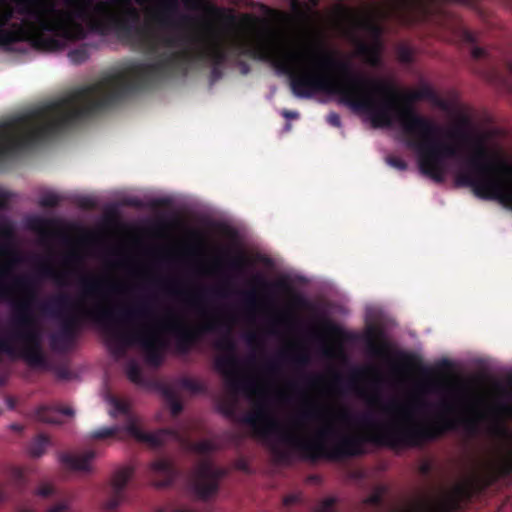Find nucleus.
<instances>
[{
  "label": "nucleus",
  "instance_id": "obj_1",
  "mask_svg": "<svg viewBox=\"0 0 512 512\" xmlns=\"http://www.w3.org/2000/svg\"><path fill=\"white\" fill-rule=\"evenodd\" d=\"M456 184L470 186L477 197L497 200L512 209V163L497 164L493 174L475 172L471 177L459 175Z\"/></svg>",
  "mask_w": 512,
  "mask_h": 512
},
{
  "label": "nucleus",
  "instance_id": "obj_2",
  "mask_svg": "<svg viewBox=\"0 0 512 512\" xmlns=\"http://www.w3.org/2000/svg\"><path fill=\"white\" fill-rule=\"evenodd\" d=\"M290 84L293 92L300 97H307L318 90L332 91L338 84L324 68L327 66H288Z\"/></svg>",
  "mask_w": 512,
  "mask_h": 512
},
{
  "label": "nucleus",
  "instance_id": "obj_3",
  "mask_svg": "<svg viewBox=\"0 0 512 512\" xmlns=\"http://www.w3.org/2000/svg\"><path fill=\"white\" fill-rule=\"evenodd\" d=\"M461 140L462 137L457 131H450L445 136V142L434 143L422 148L419 155V165L421 170L425 174L436 178L434 170L442 164L444 157L453 153V150L447 144H458Z\"/></svg>",
  "mask_w": 512,
  "mask_h": 512
},
{
  "label": "nucleus",
  "instance_id": "obj_4",
  "mask_svg": "<svg viewBox=\"0 0 512 512\" xmlns=\"http://www.w3.org/2000/svg\"><path fill=\"white\" fill-rule=\"evenodd\" d=\"M91 459V455L85 457L64 455L61 458L67 468L79 472H88L91 470Z\"/></svg>",
  "mask_w": 512,
  "mask_h": 512
},
{
  "label": "nucleus",
  "instance_id": "obj_5",
  "mask_svg": "<svg viewBox=\"0 0 512 512\" xmlns=\"http://www.w3.org/2000/svg\"><path fill=\"white\" fill-rule=\"evenodd\" d=\"M133 469L130 466L117 468L112 476V485L115 489L122 488L132 477Z\"/></svg>",
  "mask_w": 512,
  "mask_h": 512
},
{
  "label": "nucleus",
  "instance_id": "obj_6",
  "mask_svg": "<svg viewBox=\"0 0 512 512\" xmlns=\"http://www.w3.org/2000/svg\"><path fill=\"white\" fill-rule=\"evenodd\" d=\"M343 20H345L349 25L356 29H360L364 26L365 21L364 17L359 13L353 11H343L341 14Z\"/></svg>",
  "mask_w": 512,
  "mask_h": 512
},
{
  "label": "nucleus",
  "instance_id": "obj_7",
  "mask_svg": "<svg viewBox=\"0 0 512 512\" xmlns=\"http://www.w3.org/2000/svg\"><path fill=\"white\" fill-rule=\"evenodd\" d=\"M373 127H384L390 124V111L380 110L373 113L371 117Z\"/></svg>",
  "mask_w": 512,
  "mask_h": 512
},
{
  "label": "nucleus",
  "instance_id": "obj_8",
  "mask_svg": "<svg viewBox=\"0 0 512 512\" xmlns=\"http://www.w3.org/2000/svg\"><path fill=\"white\" fill-rule=\"evenodd\" d=\"M471 54L475 61H491L489 52L484 48L474 47Z\"/></svg>",
  "mask_w": 512,
  "mask_h": 512
},
{
  "label": "nucleus",
  "instance_id": "obj_9",
  "mask_svg": "<svg viewBox=\"0 0 512 512\" xmlns=\"http://www.w3.org/2000/svg\"><path fill=\"white\" fill-rule=\"evenodd\" d=\"M69 509V504L66 500H60L54 505L50 506L46 512H66Z\"/></svg>",
  "mask_w": 512,
  "mask_h": 512
},
{
  "label": "nucleus",
  "instance_id": "obj_10",
  "mask_svg": "<svg viewBox=\"0 0 512 512\" xmlns=\"http://www.w3.org/2000/svg\"><path fill=\"white\" fill-rule=\"evenodd\" d=\"M52 493H53V488L51 486H43L37 490V494L40 496H43V497L48 496Z\"/></svg>",
  "mask_w": 512,
  "mask_h": 512
},
{
  "label": "nucleus",
  "instance_id": "obj_11",
  "mask_svg": "<svg viewBox=\"0 0 512 512\" xmlns=\"http://www.w3.org/2000/svg\"><path fill=\"white\" fill-rule=\"evenodd\" d=\"M328 122L334 126H339L340 125V117L338 114L336 113H331L329 116H328Z\"/></svg>",
  "mask_w": 512,
  "mask_h": 512
},
{
  "label": "nucleus",
  "instance_id": "obj_12",
  "mask_svg": "<svg viewBox=\"0 0 512 512\" xmlns=\"http://www.w3.org/2000/svg\"><path fill=\"white\" fill-rule=\"evenodd\" d=\"M112 432H113V430H110V429L99 430L94 433V437H97V438L106 437V436L112 434Z\"/></svg>",
  "mask_w": 512,
  "mask_h": 512
},
{
  "label": "nucleus",
  "instance_id": "obj_13",
  "mask_svg": "<svg viewBox=\"0 0 512 512\" xmlns=\"http://www.w3.org/2000/svg\"><path fill=\"white\" fill-rule=\"evenodd\" d=\"M127 432L136 438L141 437V434L134 428V426L127 427Z\"/></svg>",
  "mask_w": 512,
  "mask_h": 512
},
{
  "label": "nucleus",
  "instance_id": "obj_14",
  "mask_svg": "<svg viewBox=\"0 0 512 512\" xmlns=\"http://www.w3.org/2000/svg\"><path fill=\"white\" fill-rule=\"evenodd\" d=\"M401 58L403 61H416V59L413 58L408 51L402 52Z\"/></svg>",
  "mask_w": 512,
  "mask_h": 512
},
{
  "label": "nucleus",
  "instance_id": "obj_15",
  "mask_svg": "<svg viewBox=\"0 0 512 512\" xmlns=\"http://www.w3.org/2000/svg\"><path fill=\"white\" fill-rule=\"evenodd\" d=\"M283 115H284V117L289 118V119H293V118H297L298 117V113L297 112H293V111H285V112H283Z\"/></svg>",
  "mask_w": 512,
  "mask_h": 512
},
{
  "label": "nucleus",
  "instance_id": "obj_16",
  "mask_svg": "<svg viewBox=\"0 0 512 512\" xmlns=\"http://www.w3.org/2000/svg\"><path fill=\"white\" fill-rule=\"evenodd\" d=\"M318 0H310V2L315 5L317 3Z\"/></svg>",
  "mask_w": 512,
  "mask_h": 512
}]
</instances>
